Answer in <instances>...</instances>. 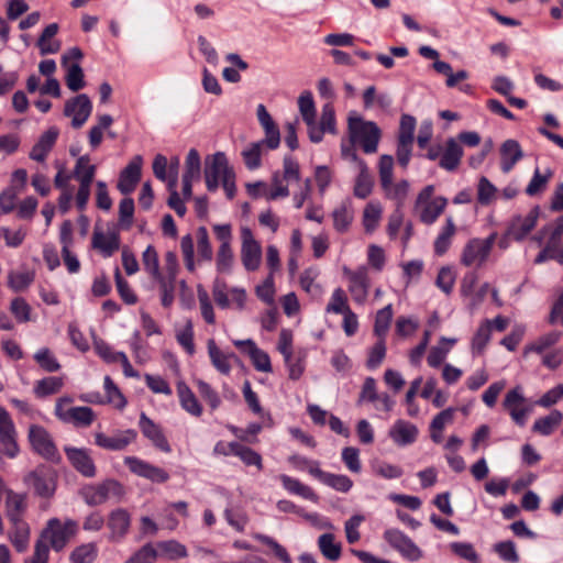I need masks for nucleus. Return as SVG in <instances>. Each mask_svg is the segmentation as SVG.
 Listing matches in <instances>:
<instances>
[{
	"instance_id": "1",
	"label": "nucleus",
	"mask_w": 563,
	"mask_h": 563,
	"mask_svg": "<svg viewBox=\"0 0 563 563\" xmlns=\"http://www.w3.org/2000/svg\"><path fill=\"white\" fill-rule=\"evenodd\" d=\"M205 181L210 192H214L221 184L227 197L234 198L236 192L235 174L224 153L217 152L206 158Z\"/></svg>"
},
{
	"instance_id": "2",
	"label": "nucleus",
	"mask_w": 563,
	"mask_h": 563,
	"mask_svg": "<svg viewBox=\"0 0 563 563\" xmlns=\"http://www.w3.org/2000/svg\"><path fill=\"white\" fill-rule=\"evenodd\" d=\"M347 129L351 142L360 144L366 154L377 151L382 133L375 122L365 121L355 111H352L347 118Z\"/></svg>"
},
{
	"instance_id": "3",
	"label": "nucleus",
	"mask_w": 563,
	"mask_h": 563,
	"mask_svg": "<svg viewBox=\"0 0 563 563\" xmlns=\"http://www.w3.org/2000/svg\"><path fill=\"white\" fill-rule=\"evenodd\" d=\"M448 206V199L434 196V186L428 185L420 190L416 198L415 211L424 224L434 223Z\"/></svg>"
},
{
	"instance_id": "4",
	"label": "nucleus",
	"mask_w": 563,
	"mask_h": 563,
	"mask_svg": "<svg viewBox=\"0 0 563 563\" xmlns=\"http://www.w3.org/2000/svg\"><path fill=\"white\" fill-rule=\"evenodd\" d=\"M124 494V487L115 479H107L96 485H86L80 490V496L89 506L102 505L108 500L120 501Z\"/></svg>"
},
{
	"instance_id": "5",
	"label": "nucleus",
	"mask_w": 563,
	"mask_h": 563,
	"mask_svg": "<svg viewBox=\"0 0 563 563\" xmlns=\"http://www.w3.org/2000/svg\"><path fill=\"white\" fill-rule=\"evenodd\" d=\"M97 173V166L91 163L88 154L76 159L71 176L78 181L76 202L79 209H84L90 197V187Z\"/></svg>"
},
{
	"instance_id": "6",
	"label": "nucleus",
	"mask_w": 563,
	"mask_h": 563,
	"mask_svg": "<svg viewBox=\"0 0 563 563\" xmlns=\"http://www.w3.org/2000/svg\"><path fill=\"white\" fill-rule=\"evenodd\" d=\"M78 525L73 519H67L64 523L52 518L47 521L46 528L42 531L41 539L49 544L53 550H63L68 541L77 533Z\"/></svg>"
},
{
	"instance_id": "7",
	"label": "nucleus",
	"mask_w": 563,
	"mask_h": 563,
	"mask_svg": "<svg viewBox=\"0 0 563 563\" xmlns=\"http://www.w3.org/2000/svg\"><path fill=\"white\" fill-rule=\"evenodd\" d=\"M496 241V233L486 239L474 238L466 242L460 255V262L466 267H482L488 260Z\"/></svg>"
},
{
	"instance_id": "8",
	"label": "nucleus",
	"mask_w": 563,
	"mask_h": 563,
	"mask_svg": "<svg viewBox=\"0 0 563 563\" xmlns=\"http://www.w3.org/2000/svg\"><path fill=\"white\" fill-rule=\"evenodd\" d=\"M178 274V261L174 252L165 254V273L154 277L158 283L161 301L166 308L170 307L175 299L176 277Z\"/></svg>"
},
{
	"instance_id": "9",
	"label": "nucleus",
	"mask_w": 563,
	"mask_h": 563,
	"mask_svg": "<svg viewBox=\"0 0 563 563\" xmlns=\"http://www.w3.org/2000/svg\"><path fill=\"white\" fill-rule=\"evenodd\" d=\"M241 234V262L245 271L255 272L262 264V245L255 239L249 227L240 229Z\"/></svg>"
},
{
	"instance_id": "10",
	"label": "nucleus",
	"mask_w": 563,
	"mask_h": 563,
	"mask_svg": "<svg viewBox=\"0 0 563 563\" xmlns=\"http://www.w3.org/2000/svg\"><path fill=\"white\" fill-rule=\"evenodd\" d=\"M24 483L34 489L42 498H51L57 486V475L52 468L41 466L30 472L24 477Z\"/></svg>"
},
{
	"instance_id": "11",
	"label": "nucleus",
	"mask_w": 563,
	"mask_h": 563,
	"mask_svg": "<svg viewBox=\"0 0 563 563\" xmlns=\"http://www.w3.org/2000/svg\"><path fill=\"white\" fill-rule=\"evenodd\" d=\"M384 540L402 558L416 562L422 559V550L402 531L390 528L385 530Z\"/></svg>"
},
{
	"instance_id": "12",
	"label": "nucleus",
	"mask_w": 563,
	"mask_h": 563,
	"mask_svg": "<svg viewBox=\"0 0 563 563\" xmlns=\"http://www.w3.org/2000/svg\"><path fill=\"white\" fill-rule=\"evenodd\" d=\"M343 275L349 282L347 289L353 300L357 303H364L371 286L368 268L364 265L358 266L356 269L343 267Z\"/></svg>"
},
{
	"instance_id": "13",
	"label": "nucleus",
	"mask_w": 563,
	"mask_h": 563,
	"mask_svg": "<svg viewBox=\"0 0 563 563\" xmlns=\"http://www.w3.org/2000/svg\"><path fill=\"white\" fill-rule=\"evenodd\" d=\"M92 112V103L85 93L70 98L65 102L64 115L71 119V126L80 129L89 119Z\"/></svg>"
},
{
	"instance_id": "14",
	"label": "nucleus",
	"mask_w": 563,
	"mask_h": 563,
	"mask_svg": "<svg viewBox=\"0 0 563 563\" xmlns=\"http://www.w3.org/2000/svg\"><path fill=\"white\" fill-rule=\"evenodd\" d=\"M93 437L96 445L101 449L108 451H123L135 441L137 433L133 429H126L115 430L112 434L96 432Z\"/></svg>"
},
{
	"instance_id": "15",
	"label": "nucleus",
	"mask_w": 563,
	"mask_h": 563,
	"mask_svg": "<svg viewBox=\"0 0 563 563\" xmlns=\"http://www.w3.org/2000/svg\"><path fill=\"white\" fill-rule=\"evenodd\" d=\"M0 452L10 459L16 456V431L9 412L0 406Z\"/></svg>"
},
{
	"instance_id": "16",
	"label": "nucleus",
	"mask_w": 563,
	"mask_h": 563,
	"mask_svg": "<svg viewBox=\"0 0 563 563\" xmlns=\"http://www.w3.org/2000/svg\"><path fill=\"white\" fill-rule=\"evenodd\" d=\"M143 157L135 155L129 164L121 170L117 188L122 195H129L134 191L142 175Z\"/></svg>"
},
{
	"instance_id": "17",
	"label": "nucleus",
	"mask_w": 563,
	"mask_h": 563,
	"mask_svg": "<svg viewBox=\"0 0 563 563\" xmlns=\"http://www.w3.org/2000/svg\"><path fill=\"white\" fill-rule=\"evenodd\" d=\"M525 404L526 399L520 387L509 390L503 402L504 408L509 412L511 419L519 426L526 423L527 416L531 410Z\"/></svg>"
},
{
	"instance_id": "18",
	"label": "nucleus",
	"mask_w": 563,
	"mask_h": 563,
	"mask_svg": "<svg viewBox=\"0 0 563 563\" xmlns=\"http://www.w3.org/2000/svg\"><path fill=\"white\" fill-rule=\"evenodd\" d=\"M91 244L103 257H110L120 249V234L114 229L104 232L96 228L92 233Z\"/></svg>"
},
{
	"instance_id": "19",
	"label": "nucleus",
	"mask_w": 563,
	"mask_h": 563,
	"mask_svg": "<svg viewBox=\"0 0 563 563\" xmlns=\"http://www.w3.org/2000/svg\"><path fill=\"white\" fill-rule=\"evenodd\" d=\"M125 465L130 471L141 477L147 478L155 483H165L168 481L169 475L166 471L155 465H152L145 461H142L134 456H128L124 459Z\"/></svg>"
},
{
	"instance_id": "20",
	"label": "nucleus",
	"mask_w": 563,
	"mask_h": 563,
	"mask_svg": "<svg viewBox=\"0 0 563 563\" xmlns=\"http://www.w3.org/2000/svg\"><path fill=\"white\" fill-rule=\"evenodd\" d=\"M256 114L258 122L265 132V137L260 143H262V145H266L269 150L277 148L280 144V132L277 124L264 104L257 106Z\"/></svg>"
},
{
	"instance_id": "21",
	"label": "nucleus",
	"mask_w": 563,
	"mask_h": 563,
	"mask_svg": "<svg viewBox=\"0 0 563 563\" xmlns=\"http://www.w3.org/2000/svg\"><path fill=\"white\" fill-rule=\"evenodd\" d=\"M29 439L32 448L45 459H54L57 455L56 446L48 432L40 426H31Z\"/></svg>"
},
{
	"instance_id": "22",
	"label": "nucleus",
	"mask_w": 563,
	"mask_h": 563,
	"mask_svg": "<svg viewBox=\"0 0 563 563\" xmlns=\"http://www.w3.org/2000/svg\"><path fill=\"white\" fill-rule=\"evenodd\" d=\"M65 453L71 466L78 473L88 478L96 476V465L88 450L65 448Z\"/></svg>"
},
{
	"instance_id": "23",
	"label": "nucleus",
	"mask_w": 563,
	"mask_h": 563,
	"mask_svg": "<svg viewBox=\"0 0 563 563\" xmlns=\"http://www.w3.org/2000/svg\"><path fill=\"white\" fill-rule=\"evenodd\" d=\"M27 509L26 495L9 492L4 500V514L10 523L25 522L24 515Z\"/></svg>"
},
{
	"instance_id": "24",
	"label": "nucleus",
	"mask_w": 563,
	"mask_h": 563,
	"mask_svg": "<svg viewBox=\"0 0 563 563\" xmlns=\"http://www.w3.org/2000/svg\"><path fill=\"white\" fill-rule=\"evenodd\" d=\"M139 427L145 438H147L153 445L163 452L169 453L170 445L162 432L159 426L154 423L144 412L140 416Z\"/></svg>"
},
{
	"instance_id": "25",
	"label": "nucleus",
	"mask_w": 563,
	"mask_h": 563,
	"mask_svg": "<svg viewBox=\"0 0 563 563\" xmlns=\"http://www.w3.org/2000/svg\"><path fill=\"white\" fill-rule=\"evenodd\" d=\"M107 526L110 529L111 540H121L129 532L131 526V515L124 508H117L108 516Z\"/></svg>"
},
{
	"instance_id": "26",
	"label": "nucleus",
	"mask_w": 563,
	"mask_h": 563,
	"mask_svg": "<svg viewBox=\"0 0 563 563\" xmlns=\"http://www.w3.org/2000/svg\"><path fill=\"white\" fill-rule=\"evenodd\" d=\"M538 217L537 209L530 210L526 216L516 217L508 229V235L517 241L523 240L537 225Z\"/></svg>"
},
{
	"instance_id": "27",
	"label": "nucleus",
	"mask_w": 563,
	"mask_h": 563,
	"mask_svg": "<svg viewBox=\"0 0 563 563\" xmlns=\"http://www.w3.org/2000/svg\"><path fill=\"white\" fill-rule=\"evenodd\" d=\"M390 439L399 446H406L413 443L418 437V428L406 420H397L389 429Z\"/></svg>"
},
{
	"instance_id": "28",
	"label": "nucleus",
	"mask_w": 563,
	"mask_h": 563,
	"mask_svg": "<svg viewBox=\"0 0 563 563\" xmlns=\"http://www.w3.org/2000/svg\"><path fill=\"white\" fill-rule=\"evenodd\" d=\"M58 135L59 130L56 126H51L47 131H45L32 147L30 152V158L36 162H44L55 145Z\"/></svg>"
},
{
	"instance_id": "29",
	"label": "nucleus",
	"mask_w": 563,
	"mask_h": 563,
	"mask_svg": "<svg viewBox=\"0 0 563 563\" xmlns=\"http://www.w3.org/2000/svg\"><path fill=\"white\" fill-rule=\"evenodd\" d=\"M523 156L520 144L515 140H507L500 146V168L509 173L516 163Z\"/></svg>"
},
{
	"instance_id": "30",
	"label": "nucleus",
	"mask_w": 563,
	"mask_h": 563,
	"mask_svg": "<svg viewBox=\"0 0 563 563\" xmlns=\"http://www.w3.org/2000/svg\"><path fill=\"white\" fill-rule=\"evenodd\" d=\"M385 198L396 202L401 207L409 194L410 184L406 179L394 181V178L380 184Z\"/></svg>"
},
{
	"instance_id": "31",
	"label": "nucleus",
	"mask_w": 563,
	"mask_h": 563,
	"mask_svg": "<svg viewBox=\"0 0 563 563\" xmlns=\"http://www.w3.org/2000/svg\"><path fill=\"white\" fill-rule=\"evenodd\" d=\"M545 235H549V239L545 243V249L553 255H555L560 251V243L563 235V223L558 222L554 224H549L544 227L538 235L533 238L541 245L542 240Z\"/></svg>"
},
{
	"instance_id": "32",
	"label": "nucleus",
	"mask_w": 563,
	"mask_h": 563,
	"mask_svg": "<svg viewBox=\"0 0 563 563\" xmlns=\"http://www.w3.org/2000/svg\"><path fill=\"white\" fill-rule=\"evenodd\" d=\"M355 169L357 176L354 181L353 194L356 198L365 199L373 191L374 179L366 163H358V167Z\"/></svg>"
},
{
	"instance_id": "33",
	"label": "nucleus",
	"mask_w": 563,
	"mask_h": 563,
	"mask_svg": "<svg viewBox=\"0 0 563 563\" xmlns=\"http://www.w3.org/2000/svg\"><path fill=\"white\" fill-rule=\"evenodd\" d=\"M463 156L461 144L453 137L446 141L445 150L440 158L439 165L449 172L455 170Z\"/></svg>"
},
{
	"instance_id": "34",
	"label": "nucleus",
	"mask_w": 563,
	"mask_h": 563,
	"mask_svg": "<svg viewBox=\"0 0 563 563\" xmlns=\"http://www.w3.org/2000/svg\"><path fill=\"white\" fill-rule=\"evenodd\" d=\"M97 122L88 132V142L92 150H97L102 143L103 135L113 123V118L109 114L97 115Z\"/></svg>"
},
{
	"instance_id": "35",
	"label": "nucleus",
	"mask_w": 563,
	"mask_h": 563,
	"mask_svg": "<svg viewBox=\"0 0 563 563\" xmlns=\"http://www.w3.org/2000/svg\"><path fill=\"white\" fill-rule=\"evenodd\" d=\"M333 227L340 232L344 233L349 230L353 219L354 210L350 201H343L332 211Z\"/></svg>"
},
{
	"instance_id": "36",
	"label": "nucleus",
	"mask_w": 563,
	"mask_h": 563,
	"mask_svg": "<svg viewBox=\"0 0 563 563\" xmlns=\"http://www.w3.org/2000/svg\"><path fill=\"white\" fill-rule=\"evenodd\" d=\"M283 487L289 492L290 494L301 496L305 499L317 503L318 496L309 486L302 484L297 478L290 477L286 474H280L278 476Z\"/></svg>"
},
{
	"instance_id": "37",
	"label": "nucleus",
	"mask_w": 563,
	"mask_h": 563,
	"mask_svg": "<svg viewBox=\"0 0 563 563\" xmlns=\"http://www.w3.org/2000/svg\"><path fill=\"white\" fill-rule=\"evenodd\" d=\"M382 216L383 206L379 201L372 200L365 206L362 216V223L366 233H373L377 229L382 220Z\"/></svg>"
},
{
	"instance_id": "38",
	"label": "nucleus",
	"mask_w": 563,
	"mask_h": 563,
	"mask_svg": "<svg viewBox=\"0 0 563 563\" xmlns=\"http://www.w3.org/2000/svg\"><path fill=\"white\" fill-rule=\"evenodd\" d=\"M313 473L321 483L338 492L347 493L353 485V482L346 475L327 473L317 468L313 470Z\"/></svg>"
},
{
	"instance_id": "39",
	"label": "nucleus",
	"mask_w": 563,
	"mask_h": 563,
	"mask_svg": "<svg viewBox=\"0 0 563 563\" xmlns=\"http://www.w3.org/2000/svg\"><path fill=\"white\" fill-rule=\"evenodd\" d=\"M177 393L181 408L194 417H200L202 407L190 388L186 384L179 383L177 385Z\"/></svg>"
},
{
	"instance_id": "40",
	"label": "nucleus",
	"mask_w": 563,
	"mask_h": 563,
	"mask_svg": "<svg viewBox=\"0 0 563 563\" xmlns=\"http://www.w3.org/2000/svg\"><path fill=\"white\" fill-rule=\"evenodd\" d=\"M562 420V412L553 410L548 416L537 419L532 426V431L541 435H550L560 426Z\"/></svg>"
},
{
	"instance_id": "41",
	"label": "nucleus",
	"mask_w": 563,
	"mask_h": 563,
	"mask_svg": "<svg viewBox=\"0 0 563 563\" xmlns=\"http://www.w3.org/2000/svg\"><path fill=\"white\" fill-rule=\"evenodd\" d=\"M456 232V228L452 217H448L445 219V225L442 228L441 232L437 236L434 241V252L438 255H443L446 253L449 247L451 246L452 238Z\"/></svg>"
},
{
	"instance_id": "42",
	"label": "nucleus",
	"mask_w": 563,
	"mask_h": 563,
	"mask_svg": "<svg viewBox=\"0 0 563 563\" xmlns=\"http://www.w3.org/2000/svg\"><path fill=\"white\" fill-rule=\"evenodd\" d=\"M57 32L58 25L56 23H52L44 29L42 35L37 41V46L42 55L54 54L59 51V42L52 41V38L57 34Z\"/></svg>"
},
{
	"instance_id": "43",
	"label": "nucleus",
	"mask_w": 563,
	"mask_h": 563,
	"mask_svg": "<svg viewBox=\"0 0 563 563\" xmlns=\"http://www.w3.org/2000/svg\"><path fill=\"white\" fill-rule=\"evenodd\" d=\"M155 549L158 552V556L168 560H178L188 555L186 547L176 540L157 542Z\"/></svg>"
},
{
	"instance_id": "44",
	"label": "nucleus",
	"mask_w": 563,
	"mask_h": 563,
	"mask_svg": "<svg viewBox=\"0 0 563 563\" xmlns=\"http://www.w3.org/2000/svg\"><path fill=\"white\" fill-rule=\"evenodd\" d=\"M12 531L10 540L18 552H24L27 549L30 540V527L26 522L11 523Z\"/></svg>"
},
{
	"instance_id": "45",
	"label": "nucleus",
	"mask_w": 563,
	"mask_h": 563,
	"mask_svg": "<svg viewBox=\"0 0 563 563\" xmlns=\"http://www.w3.org/2000/svg\"><path fill=\"white\" fill-rule=\"evenodd\" d=\"M32 271H12L8 274V286L15 292L25 290L34 282Z\"/></svg>"
},
{
	"instance_id": "46",
	"label": "nucleus",
	"mask_w": 563,
	"mask_h": 563,
	"mask_svg": "<svg viewBox=\"0 0 563 563\" xmlns=\"http://www.w3.org/2000/svg\"><path fill=\"white\" fill-rule=\"evenodd\" d=\"M103 387L107 396L104 401L117 409H123L126 405V399L109 376L104 377Z\"/></svg>"
},
{
	"instance_id": "47",
	"label": "nucleus",
	"mask_w": 563,
	"mask_h": 563,
	"mask_svg": "<svg viewBox=\"0 0 563 563\" xmlns=\"http://www.w3.org/2000/svg\"><path fill=\"white\" fill-rule=\"evenodd\" d=\"M552 176L553 172L550 168H547L544 173H541L539 168H536L533 177L526 188V194L529 196H536L543 191Z\"/></svg>"
},
{
	"instance_id": "48",
	"label": "nucleus",
	"mask_w": 563,
	"mask_h": 563,
	"mask_svg": "<svg viewBox=\"0 0 563 563\" xmlns=\"http://www.w3.org/2000/svg\"><path fill=\"white\" fill-rule=\"evenodd\" d=\"M318 545L321 553L330 561H336L341 554L340 544L334 542V536L324 533L319 537Z\"/></svg>"
},
{
	"instance_id": "49",
	"label": "nucleus",
	"mask_w": 563,
	"mask_h": 563,
	"mask_svg": "<svg viewBox=\"0 0 563 563\" xmlns=\"http://www.w3.org/2000/svg\"><path fill=\"white\" fill-rule=\"evenodd\" d=\"M351 310L347 303V297L342 288H335L325 307L328 313L343 314Z\"/></svg>"
},
{
	"instance_id": "50",
	"label": "nucleus",
	"mask_w": 563,
	"mask_h": 563,
	"mask_svg": "<svg viewBox=\"0 0 563 563\" xmlns=\"http://www.w3.org/2000/svg\"><path fill=\"white\" fill-rule=\"evenodd\" d=\"M66 68L65 81L69 90L78 91L85 87L84 70L79 63H73Z\"/></svg>"
},
{
	"instance_id": "51",
	"label": "nucleus",
	"mask_w": 563,
	"mask_h": 563,
	"mask_svg": "<svg viewBox=\"0 0 563 563\" xmlns=\"http://www.w3.org/2000/svg\"><path fill=\"white\" fill-rule=\"evenodd\" d=\"M96 416L89 407H73L70 409L69 420L66 423H73L76 427H89Z\"/></svg>"
},
{
	"instance_id": "52",
	"label": "nucleus",
	"mask_w": 563,
	"mask_h": 563,
	"mask_svg": "<svg viewBox=\"0 0 563 563\" xmlns=\"http://www.w3.org/2000/svg\"><path fill=\"white\" fill-rule=\"evenodd\" d=\"M394 316L393 306L389 303L378 310L375 317L374 332L377 336L386 335Z\"/></svg>"
},
{
	"instance_id": "53",
	"label": "nucleus",
	"mask_w": 563,
	"mask_h": 563,
	"mask_svg": "<svg viewBox=\"0 0 563 563\" xmlns=\"http://www.w3.org/2000/svg\"><path fill=\"white\" fill-rule=\"evenodd\" d=\"M201 173V159L196 148L189 150L185 161V173L183 178L199 179Z\"/></svg>"
},
{
	"instance_id": "54",
	"label": "nucleus",
	"mask_w": 563,
	"mask_h": 563,
	"mask_svg": "<svg viewBox=\"0 0 563 563\" xmlns=\"http://www.w3.org/2000/svg\"><path fill=\"white\" fill-rule=\"evenodd\" d=\"M97 558L95 543H86L77 547L70 554L71 563H93Z\"/></svg>"
},
{
	"instance_id": "55",
	"label": "nucleus",
	"mask_w": 563,
	"mask_h": 563,
	"mask_svg": "<svg viewBox=\"0 0 563 563\" xmlns=\"http://www.w3.org/2000/svg\"><path fill=\"white\" fill-rule=\"evenodd\" d=\"M177 178H176V172L174 175L168 179V190H169V198L167 200V205L177 213L179 217H184L186 214V206L184 201L180 199L177 190Z\"/></svg>"
},
{
	"instance_id": "56",
	"label": "nucleus",
	"mask_w": 563,
	"mask_h": 563,
	"mask_svg": "<svg viewBox=\"0 0 563 563\" xmlns=\"http://www.w3.org/2000/svg\"><path fill=\"white\" fill-rule=\"evenodd\" d=\"M142 263L144 269L150 274L152 278L159 277L162 274L159 269L158 254L154 246L148 245L142 254Z\"/></svg>"
},
{
	"instance_id": "57",
	"label": "nucleus",
	"mask_w": 563,
	"mask_h": 563,
	"mask_svg": "<svg viewBox=\"0 0 563 563\" xmlns=\"http://www.w3.org/2000/svg\"><path fill=\"white\" fill-rule=\"evenodd\" d=\"M233 455L240 457L245 465H254L258 470L263 468L262 456L253 449L244 446L238 442L236 446H233Z\"/></svg>"
},
{
	"instance_id": "58",
	"label": "nucleus",
	"mask_w": 563,
	"mask_h": 563,
	"mask_svg": "<svg viewBox=\"0 0 563 563\" xmlns=\"http://www.w3.org/2000/svg\"><path fill=\"white\" fill-rule=\"evenodd\" d=\"M217 269L220 273H230L234 263V254L231 245H220L216 257Z\"/></svg>"
},
{
	"instance_id": "59",
	"label": "nucleus",
	"mask_w": 563,
	"mask_h": 563,
	"mask_svg": "<svg viewBox=\"0 0 563 563\" xmlns=\"http://www.w3.org/2000/svg\"><path fill=\"white\" fill-rule=\"evenodd\" d=\"M298 107L305 123H311V119H316V106L310 91H303L299 96Z\"/></svg>"
},
{
	"instance_id": "60",
	"label": "nucleus",
	"mask_w": 563,
	"mask_h": 563,
	"mask_svg": "<svg viewBox=\"0 0 563 563\" xmlns=\"http://www.w3.org/2000/svg\"><path fill=\"white\" fill-rule=\"evenodd\" d=\"M63 387L62 377H46L38 380L35 385V394L40 397L57 393Z\"/></svg>"
},
{
	"instance_id": "61",
	"label": "nucleus",
	"mask_w": 563,
	"mask_h": 563,
	"mask_svg": "<svg viewBox=\"0 0 563 563\" xmlns=\"http://www.w3.org/2000/svg\"><path fill=\"white\" fill-rule=\"evenodd\" d=\"M252 537L262 542L263 544L269 547L274 554L283 562V563H291V558L289 556L286 549L280 545L277 541H275L273 538L262 534V533H253Z\"/></svg>"
},
{
	"instance_id": "62",
	"label": "nucleus",
	"mask_w": 563,
	"mask_h": 563,
	"mask_svg": "<svg viewBox=\"0 0 563 563\" xmlns=\"http://www.w3.org/2000/svg\"><path fill=\"white\" fill-rule=\"evenodd\" d=\"M10 311L14 316L18 322L25 323L32 320L31 306L25 301V299L18 297L11 301Z\"/></svg>"
},
{
	"instance_id": "63",
	"label": "nucleus",
	"mask_w": 563,
	"mask_h": 563,
	"mask_svg": "<svg viewBox=\"0 0 563 563\" xmlns=\"http://www.w3.org/2000/svg\"><path fill=\"white\" fill-rule=\"evenodd\" d=\"M197 388L200 397L209 405L211 410H216L221 405L219 394L206 382L197 380Z\"/></svg>"
},
{
	"instance_id": "64",
	"label": "nucleus",
	"mask_w": 563,
	"mask_h": 563,
	"mask_svg": "<svg viewBox=\"0 0 563 563\" xmlns=\"http://www.w3.org/2000/svg\"><path fill=\"white\" fill-rule=\"evenodd\" d=\"M158 556V552L151 543L143 545L125 563H153Z\"/></svg>"
}]
</instances>
